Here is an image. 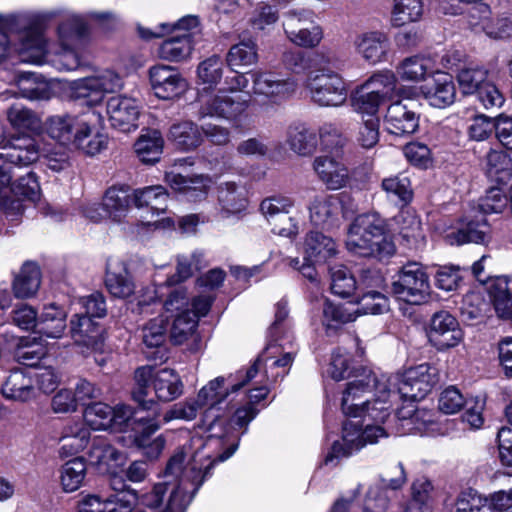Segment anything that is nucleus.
Returning <instances> with one entry per match:
<instances>
[{
    "label": "nucleus",
    "instance_id": "nucleus-1",
    "mask_svg": "<svg viewBox=\"0 0 512 512\" xmlns=\"http://www.w3.org/2000/svg\"><path fill=\"white\" fill-rule=\"evenodd\" d=\"M223 435L209 434L206 438L193 436L189 442L177 448L169 458L165 471V481L154 485L153 489L140 498V502L150 508L167 504L172 487L177 490L178 497L187 495L182 482L187 476L202 474L201 485L210 477L211 469L216 462H223L236 451L237 445H232L223 453L213 455L212 452L222 445Z\"/></svg>",
    "mask_w": 512,
    "mask_h": 512
},
{
    "label": "nucleus",
    "instance_id": "nucleus-2",
    "mask_svg": "<svg viewBox=\"0 0 512 512\" xmlns=\"http://www.w3.org/2000/svg\"><path fill=\"white\" fill-rule=\"evenodd\" d=\"M0 152V208L8 216L22 214L23 200L35 202L40 197V186L31 172L9 186L13 165L27 166L38 159L39 149L35 140L29 136L14 139Z\"/></svg>",
    "mask_w": 512,
    "mask_h": 512
},
{
    "label": "nucleus",
    "instance_id": "nucleus-3",
    "mask_svg": "<svg viewBox=\"0 0 512 512\" xmlns=\"http://www.w3.org/2000/svg\"><path fill=\"white\" fill-rule=\"evenodd\" d=\"M387 382L390 379L385 376L378 379L373 372L363 369L343 392V413L353 417L366 414L368 419L385 422L391 415L390 388H387Z\"/></svg>",
    "mask_w": 512,
    "mask_h": 512
},
{
    "label": "nucleus",
    "instance_id": "nucleus-4",
    "mask_svg": "<svg viewBox=\"0 0 512 512\" xmlns=\"http://www.w3.org/2000/svg\"><path fill=\"white\" fill-rule=\"evenodd\" d=\"M346 247L362 257L383 259L395 253L386 221L377 213L362 214L354 219L347 232Z\"/></svg>",
    "mask_w": 512,
    "mask_h": 512
},
{
    "label": "nucleus",
    "instance_id": "nucleus-5",
    "mask_svg": "<svg viewBox=\"0 0 512 512\" xmlns=\"http://www.w3.org/2000/svg\"><path fill=\"white\" fill-rule=\"evenodd\" d=\"M134 380L132 399L141 409L152 413L158 419L161 416V407L155 400L147 399L149 388L154 390L156 397L161 401H172L183 393L181 378L173 369L142 366L136 369Z\"/></svg>",
    "mask_w": 512,
    "mask_h": 512
},
{
    "label": "nucleus",
    "instance_id": "nucleus-6",
    "mask_svg": "<svg viewBox=\"0 0 512 512\" xmlns=\"http://www.w3.org/2000/svg\"><path fill=\"white\" fill-rule=\"evenodd\" d=\"M160 428V419L152 413L141 409L138 403L137 408H133L125 403H118L112 407V431H134L136 445L143 448L147 447V455L149 457L157 458L165 447L166 440L161 435L148 445L150 437Z\"/></svg>",
    "mask_w": 512,
    "mask_h": 512
},
{
    "label": "nucleus",
    "instance_id": "nucleus-7",
    "mask_svg": "<svg viewBox=\"0 0 512 512\" xmlns=\"http://www.w3.org/2000/svg\"><path fill=\"white\" fill-rule=\"evenodd\" d=\"M211 303L212 299L208 296L190 299L184 288L170 293L164 309L173 318L170 338L174 344L181 345L194 335L199 318L209 312Z\"/></svg>",
    "mask_w": 512,
    "mask_h": 512
},
{
    "label": "nucleus",
    "instance_id": "nucleus-8",
    "mask_svg": "<svg viewBox=\"0 0 512 512\" xmlns=\"http://www.w3.org/2000/svg\"><path fill=\"white\" fill-rule=\"evenodd\" d=\"M248 84L249 80L244 74L236 73L225 78V86L217 93H202L200 118L216 117L229 122L239 121L249 107V100L236 93L243 91Z\"/></svg>",
    "mask_w": 512,
    "mask_h": 512
},
{
    "label": "nucleus",
    "instance_id": "nucleus-9",
    "mask_svg": "<svg viewBox=\"0 0 512 512\" xmlns=\"http://www.w3.org/2000/svg\"><path fill=\"white\" fill-rule=\"evenodd\" d=\"M289 310L287 302L284 300L276 304L275 320L270 327V341L262 354L256 359L254 364L248 369L247 379H253L257 373L260 364L265 361L268 369L290 367L295 356L292 336L285 330L283 322L288 317Z\"/></svg>",
    "mask_w": 512,
    "mask_h": 512
},
{
    "label": "nucleus",
    "instance_id": "nucleus-10",
    "mask_svg": "<svg viewBox=\"0 0 512 512\" xmlns=\"http://www.w3.org/2000/svg\"><path fill=\"white\" fill-rule=\"evenodd\" d=\"M388 379H390V382H387L390 398L399 396L406 400L417 401L423 399L438 383L439 374L435 367L425 363Z\"/></svg>",
    "mask_w": 512,
    "mask_h": 512
},
{
    "label": "nucleus",
    "instance_id": "nucleus-11",
    "mask_svg": "<svg viewBox=\"0 0 512 512\" xmlns=\"http://www.w3.org/2000/svg\"><path fill=\"white\" fill-rule=\"evenodd\" d=\"M304 87L313 103L320 107H340L348 96L343 77L331 70H318L307 76Z\"/></svg>",
    "mask_w": 512,
    "mask_h": 512
},
{
    "label": "nucleus",
    "instance_id": "nucleus-12",
    "mask_svg": "<svg viewBox=\"0 0 512 512\" xmlns=\"http://www.w3.org/2000/svg\"><path fill=\"white\" fill-rule=\"evenodd\" d=\"M393 294L408 304L419 305L430 295L429 276L425 267L418 262L403 265L393 278Z\"/></svg>",
    "mask_w": 512,
    "mask_h": 512
},
{
    "label": "nucleus",
    "instance_id": "nucleus-13",
    "mask_svg": "<svg viewBox=\"0 0 512 512\" xmlns=\"http://www.w3.org/2000/svg\"><path fill=\"white\" fill-rule=\"evenodd\" d=\"M309 218L314 226L331 228L337 226L341 218L353 214L351 197L346 193L319 194L308 205Z\"/></svg>",
    "mask_w": 512,
    "mask_h": 512
},
{
    "label": "nucleus",
    "instance_id": "nucleus-14",
    "mask_svg": "<svg viewBox=\"0 0 512 512\" xmlns=\"http://www.w3.org/2000/svg\"><path fill=\"white\" fill-rule=\"evenodd\" d=\"M87 30L84 21L73 16L59 26V38L61 41V51L57 53L51 62L59 70L73 71L80 66V59L76 51L70 44L80 40Z\"/></svg>",
    "mask_w": 512,
    "mask_h": 512
},
{
    "label": "nucleus",
    "instance_id": "nucleus-15",
    "mask_svg": "<svg viewBox=\"0 0 512 512\" xmlns=\"http://www.w3.org/2000/svg\"><path fill=\"white\" fill-rule=\"evenodd\" d=\"M252 91L272 102L289 98L297 89V81L293 78H281L272 71L257 70L251 72Z\"/></svg>",
    "mask_w": 512,
    "mask_h": 512
},
{
    "label": "nucleus",
    "instance_id": "nucleus-16",
    "mask_svg": "<svg viewBox=\"0 0 512 512\" xmlns=\"http://www.w3.org/2000/svg\"><path fill=\"white\" fill-rule=\"evenodd\" d=\"M148 73L154 94L160 99H174L187 89L185 78L175 67L158 64L150 67Z\"/></svg>",
    "mask_w": 512,
    "mask_h": 512
},
{
    "label": "nucleus",
    "instance_id": "nucleus-17",
    "mask_svg": "<svg viewBox=\"0 0 512 512\" xmlns=\"http://www.w3.org/2000/svg\"><path fill=\"white\" fill-rule=\"evenodd\" d=\"M428 338L438 350H445L457 346L463 340V332L457 319L442 310L431 317Z\"/></svg>",
    "mask_w": 512,
    "mask_h": 512
},
{
    "label": "nucleus",
    "instance_id": "nucleus-18",
    "mask_svg": "<svg viewBox=\"0 0 512 512\" xmlns=\"http://www.w3.org/2000/svg\"><path fill=\"white\" fill-rule=\"evenodd\" d=\"M490 235V226L486 217L472 209L461 220L460 227L446 235L451 245H462L466 243L484 244Z\"/></svg>",
    "mask_w": 512,
    "mask_h": 512
},
{
    "label": "nucleus",
    "instance_id": "nucleus-19",
    "mask_svg": "<svg viewBox=\"0 0 512 512\" xmlns=\"http://www.w3.org/2000/svg\"><path fill=\"white\" fill-rule=\"evenodd\" d=\"M106 114L113 128L122 132H130L138 126L140 105L133 97L112 96L106 102Z\"/></svg>",
    "mask_w": 512,
    "mask_h": 512
},
{
    "label": "nucleus",
    "instance_id": "nucleus-20",
    "mask_svg": "<svg viewBox=\"0 0 512 512\" xmlns=\"http://www.w3.org/2000/svg\"><path fill=\"white\" fill-rule=\"evenodd\" d=\"M122 77L113 70H102L91 76L82 78L75 83V93L79 98H88L96 93V98L87 101L88 104L101 100L99 92L114 93L123 88Z\"/></svg>",
    "mask_w": 512,
    "mask_h": 512
},
{
    "label": "nucleus",
    "instance_id": "nucleus-21",
    "mask_svg": "<svg viewBox=\"0 0 512 512\" xmlns=\"http://www.w3.org/2000/svg\"><path fill=\"white\" fill-rule=\"evenodd\" d=\"M354 47L357 54L365 62L376 65L387 61L391 42L385 32L373 30L357 35L354 40Z\"/></svg>",
    "mask_w": 512,
    "mask_h": 512
},
{
    "label": "nucleus",
    "instance_id": "nucleus-22",
    "mask_svg": "<svg viewBox=\"0 0 512 512\" xmlns=\"http://www.w3.org/2000/svg\"><path fill=\"white\" fill-rule=\"evenodd\" d=\"M225 377L219 376L211 380L206 386L202 387L197 397L194 399L199 403V408L209 405V408L204 413V422H208L207 430L212 431L217 425H222L223 420L216 412L220 409L219 405L228 396V391L222 393L219 390L225 384Z\"/></svg>",
    "mask_w": 512,
    "mask_h": 512
},
{
    "label": "nucleus",
    "instance_id": "nucleus-23",
    "mask_svg": "<svg viewBox=\"0 0 512 512\" xmlns=\"http://www.w3.org/2000/svg\"><path fill=\"white\" fill-rule=\"evenodd\" d=\"M313 169L319 180L330 190L344 188L350 181L349 170L338 155H321L314 159Z\"/></svg>",
    "mask_w": 512,
    "mask_h": 512
},
{
    "label": "nucleus",
    "instance_id": "nucleus-24",
    "mask_svg": "<svg viewBox=\"0 0 512 512\" xmlns=\"http://www.w3.org/2000/svg\"><path fill=\"white\" fill-rule=\"evenodd\" d=\"M70 335L75 344L87 350L98 351L102 349V330L98 323L90 317L76 313L70 320Z\"/></svg>",
    "mask_w": 512,
    "mask_h": 512
},
{
    "label": "nucleus",
    "instance_id": "nucleus-25",
    "mask_svg": "<svg viewBox=\"0 0 512 512\" xmlns=\"http://www.w3.org/2000/svg\"><path fill=\"white\" fill-rule=\"evenodd\" d=\"M385 125L390 134L397 136L410 135L416 132L419 127V116L406 103L397 101L387 108Z\"/></svg>",
    "mask_w": 512,
    "mask_h": 512
},
{
    "label": "nucleus",
    "instance_id": "nucleus-26",
    "mask_svg": "<svg viewBox=\"0 0 512 512\" xmlns=\"http://www.w3.org/2000/svg\"><path fill=\"white\" fill-rule=\"evenodd\" d=\"M421 94L428 103L436 108H445L451 105L456 96V89L449 74L436 72L432 81L421 86Z\"/></svg>",
    "mask_w": 512,
    "mask_h": 512
},
{
    "label": "nucleus",
    "instance_id": "nucleus-27",
    "mask_svg": "<svg viewBox=\"0 0 512 512\" xmlns=\"http://www.w3.org/2000/svg\"><path fill=\"white\" fill-rule=\"evenodd\" d=\"M165 182L174 191L183 194L190 201L204 199L211 185L209 177L203 175L187 177L175 170H170L165 173Z\"/></svg>",
    "mask_w": 512,
    "mask_h": 512
},
{
    "label": "nucleus",
    "instance_id": "nucleus-28",
    "mask_svg": "<svg viewBox=\"0 0 512 512\" xmlns=\"http://www.w3.org/2000/svg\"><path fill=\"white\" fill-rule=\"evenodd\" d=\"M105 285L111 295L128 298L135 292V283L126 263L118 258L109 259L106 267Z\"/></svg>",
    "mask_w": 512,
    "mask_h": 512
},
{
    "label": "nucleus",
    "instance_id": "nucleus-29",
    "mask_svg": "<svg viewBox=\"0 0 512 512\" xmlns=\"http://www.w3.org/2000/svg\"><path fill=\"white\" fill-rule=\"evenodd\" d=\"M363 428L353 421H346L343 425L341 441H335L331 451L325 457V464L333 463L335 459L347 457L365 446Z\"/></svg>",
    "mask_w": 512,
    "mask_h": 512
},
{
    "label": "nucleus",
    "instance_id": "nucleus-30",
    "mask_svg": "<svg viewBox=\"0 0 512 512\" xmlns=\"http://www.w3.org/2000/svg\"><path fill=\"white\" fill-rule=\"evenodd\" d=\"M89 460L99 473H114L123 465L124 455L105 439H95L89 451Z\"/></svg>",
    "mask_w": 512,
    "mask_h": 512
},
{
    "label": "nucleus",
    "instance_id": "nucleus-31",
    "mask_svg": "<svg viewBox=\"0 0 512 512\" xmlns=\"http://www.w3.org/2000/svg\"><path fill=\"white\" fill-rule=\"evenodd\" d=\"M1 391L6 399L19 402L29 401L36 395L33 377L21 369L14 370L7 376Z\"/></svg>",
    "mask_w": 512,
    "mask_h": 512
},
{
    "label": "nucleus",
    "instance_id": "nucleus-32",
    "mask_svg": "<svg viewBox=\"0 0 512 512\" xmlns=\"http://www.w3.org/2000/svg\"><path fill=\"white\" fill-rule=\"evenodd\" d=\"M179 31V34H190L191 40L200 32V20L196 15H186L174 23H161L154 29L139 26L138 33L141 38L151 40Z\"/></svg>",
    "mask_w": 512,
    "mask_h": 512
},
{
    "label": "nucleus",
    "instance_id": "nucleus-33",
    "mask_svg": "<svg viewBox=\"0 0 512 512\" xmlns=\"http://www.w3.org/2000/svg\"><path fill=\"white\" fill-rule=\"evenodd\" d=\"M289 368L290 367L274 368L273 370L268 369V377H267L266 376L267 364L265 361H263L259 366L257 375L253 379H251V380L247 379V372H248V370H247L245 372V376H244L243 380L232 386L231 392H236L239 389H241L242 387H244L246 384L255 380V383L261 384V386L251 389L249 391V396H248L249 401H250L249 405L258 403L261 400H263L268 394V388L263 383L268 382V381H276L278 377L283 378L288 373Z\"/></svg>",
    "mask_w": 512,
    "mask_h": 512
},
{
    "label": "nucleus",
    "instance_id": "nucleus-34",
    "mask_svg": "<svg viewBox=\"0 0 512 512\" xmlns=\"http://www.w3.org/2000/svg\"><path fill=\"white\" fill-rule=\"evenodd\" d=\"M195 46L190 34H177L164 40L157 49L158 57L168 62H183L190 59Z\"/></svg>",
    "mask_w": 512,
    "mask_h": 512
},
{
    "label": "nucleus",
    "instance_id": "nucleus-35",
    "mask_svg": "<svg viewBox=\"0 0 512 512\" xmlns=\"http://www.w3.org/2000/svg\"><path fill=\"white\" fill-rule=\"evenodd\" d=\"M103 211L113 222L120 223L130 210V195L126 187H110L106 190L103 200Z\"/></svg>",
    "mask_w": 512,
    "mask_h": 512
},
{
    "label": "nucleus",
    "instance_id": "nucleus-36",
    "mask_svg": "<svg viewBox=\"0 0 512 512\" xmlns=\"http://www.w3.org/2000/svg\"><path fill=\"white\" fill-rule=\"evenodd\" d=\"M337 254L335 241L320 233L310 232L304 242V260L325 262Z\"/></svg>",
    "mask_w": 512,
    "mask_h": 512
},
{
    "label": "nucleus",
    "instance_id": "nucleus-37",
    "mask_svg": "<svg viewBox=\"0 0 512 512\" xmlns=\"http://www.w3.org/2000/svg\"><path fill=\"white\" fill-rule=\"evenodd\" d=\"M218 202L225 213H240L248 206L247 191L236 182H224L218 187Z\"/></svg>",
    "mask_w": 512,
    "mask_h": 512
},
{
    "label": "nucleus",
    "instance_id": "nucleus-38",
    "mask_svg": "<svg viewBox=\"0 0 512 512\" xmlns=\"http://www.w3.org/2000/svg\"><path fill=\"white\" fill-rule=\"evenodd\" d=\"M287 144L296 154L309 156L316 151L318 136L305 124H293L287 129Z\"/></svg>",
    "mask_w": 512,
    "mask_h": 512
},
{
    "label": "nucleus",
    "instance_id": "nucleus-39",
    "mask_svg": "<svg viewBox=\"0 0 512 512\" xmlns=\"http://www.w3.org/2000/svg\"><path fill=\"white\" fill-rule=\"evenodd\" d=\"M66 312L54 305L44 307L38 319L37 332L47 338L58 339L66 329Z\"/></svg>",
    "mask_w": 512,
    "mask_h": 512
},
{
    "label": "nucleus",
    "instance_id": "nucleus-40",
    "mask_svg": "<svg viewBox=\"0 0 512 512\" xmlns=\"http://www.w3.org/2000/svg\"><path fill=\"white\" fill-rule=\"evenodd\" d=\"M11 127L23 134L37 133L42 128V121L37 113L21 105L13 104L6 111Z\"/></svg>",
    "mask_w": 512,
    "mask_h": 512
},
{
    "label": "nucleus",
    "instance_id": "nucleus-41",
    "mask_svg": "<svg viewBox=\"0 0 512 512\" xmlns=\"http://www.w3.org/2000/svg\"><path fill=\"white\" fill-rule=\"evenodd\" d=\"M41 283L39 267L32 262L23 264L13 281V291L17 298H29L36 294Z\"/></svg>",
    "mask_w": 512,
    "mask_h": 512
},
{
    "label": "nucleus",
    "instance_id": "nucleus-42",
    "mask_svg": "<svg viewBox=\"0 0 512 512\" xmlns=\"http://www.w3.org/2000/svg\"><path fill=\"white\" fill-rule=\"evenodd\" d=\"M489 297L499 318L512 317V293L506 277L496 278L489 286Z\"/></svg>",
    "mask_w": 512,
    "mask_h": 512
},
{
    "label": "nucleus",
    "instance_id": "nucleus-43",
    "mask_svg": "<svg viewBox=\"0 0 512 512\" xmlns=\"http://www.w3.org/2000/svg\"><path fill=\"white\" fill-rule=\"evenodd\" d=\"M168 198L167 190L161 185L137 189L133 193V201L136 207H150L156 214L166 211Z\"/></svg>",
    "mask_w": 512,
    "mask_h": 512
},
{
    "label": "nucleus",
    "instance_id": "nucleus-44",
    "mask_svg": "<svg viewBox=\"0 0 512 512\" xmlns=\"http://www.w3.org/2000/svg\"><path fill=\"white\" fill-rule=\"evenodd\" d=\"M397 73L404 81H424L426 76L433 73L432 61L419 55L407 57L397 66Z\"/></svg>",
    "mask_w": 512,
    "mask_h": 512
},
{
    "label": "nucleus",
    "instance_id": "nucleus-45",
    "mask_svg": "<svg viewBox=\"0 0 512 512\" xmlns=\"http://www.w3.org/2000/svg\"><path fill=\"white\" fill-rule=\"evenodd\" d=\"M19 56L20 60L25 63L44 64L47 61L48 51L43 35L36 32L29 33L21 43Z\"/></svg>",
    "mask_w": 512,
    "mask_h": 512
},
{
    "label": "nucleus",
    "instance_id": "nucleus-46",
    "mask_svg": "<svg viewBox=\"0 0 512 512\" xmlns=\"http://www.w3.org/2000/svg\"><path fill=\"white\" fill-rule=\"evenodd\" d=\"M257 61V44L252 39L243 40L231 46L226 55L227 65L235 72L237 68L254 65Z\"/></svg>",
    "mask_w": 512,
    "mask_h": 512
},
{
    "label": "nucleus",
    "instance_id": "nucleus-47",
    "mask_svg": "<svg viewBox=\"0 0 512 512\" xmlns=\"http://www.w3.org/2000/svg\"><path fill=\"white\" fill-rule=\"evenodd\" d=\"M357 310L353 303L333 304L325 301L323 306V325L328 329H337L341 325L355 321Z\"/></svg>",
    "mask_w": 512,
    "mask_h": 512
},
{
    "label": "nucleus",
    "instance_id": "nucleus-48",
    "mask_svg": "<svg viewBox=\"0 0 512 512\" xmlns=\"http://www.w3.org/2000/svg\"><path fill=\"white\" fill-rule=\"evenodd\" d=\"M86 463L82 458H73L62 465L60 469V484L64 492L78 490L86 477Z\"/></svg>",
    "mask_w": 512,
    "mask_h": 512
},
{
    "label": "nucleus",
    "instance_id": "nucleus-49",
    "mask_svg": "<svg viewBox=\"0 0 512 512\" xmlns=\"http://www.w3.org/2000/svg\"><path fill=\"white\" fill-rule=\"evenodd\" d=\"M85 424L95 431H112V406L104 402L87 404L83 411Z\"/></svg>",
    "mask_w": 512,
    "mask_h": 512
},
{
    "label": "nucleus",
    "instance_id": "nucleus-50",
    "mask_svg": "<svg viewBox=\"0 0 512 512\" xmlns=\"http://www.w3.org/2000/svg\"><path fill=\"white\" fill-rule=\"evenodd\" d=\"M134 148L141 162L146 164L157 162L163 148V139L161 134L158 131L153 130L141 135L135 142Z\"/></svg>",
    "mask_w": 512,
    "mask_h": 512
},
{
    "label": "nucleus",
    "instance_id": "nucleus-51",
    "mask_svg": "<svg viewBox=\"0 0 512 512\" xmlns=\"http://www.w3.org/2000/svg\"><path fill=\"white\" fill-rule=\"evenodd\" d=\"M381 187L389 198L396 200L397 204L402 207L407 206L413 200L411 181L403 174L384 178Z\"/></svg>",
    "mask_w": 512,
    "mask_h": 512
},
{
    "label": "nucleus",
    "instance_id": "nucleus-52",
    "mask_svg": "<svg viewBox=\"0 0 512 512\" xmlns=\"http://www.w3.org/2000/svg\"><path fill=\"white\" fill-rule=\"evenodd\" d=\"M486 174L497 183H506L511 177L512 160L504 152L491 150L486 156Z\"/></svg>",
    "mask_w": 512,
    "mask_h": 512
},
{
    "label": "nucleus",
    "instance_id": "nucleus-53",
    "mask_svg": "<svg viewBox=\"0 0 512 512\" xmlns=\"http://www.w3.org/2000/svg\"><path fill=\"white\" fill-rule=\"evenodd\" d=\"M330 278L331 292L339 297H349L357 288V281L354 275L342 264L330 267Z\"/></svg>",
    "mask_w": 512,
    "mask_h": 512
},
{
    "label": "nucleus",
    "instance_id": "nucleus-54",
    "mask_svg": "<svg viewBox=\"0 0 512 512\" xmlns=\"http://www.w3.org/2000/svg\"><path fill=\"white\" fill-rule=\"evenodd\" d=\"M18 94L28 100H46L50 98V89L47 83L40 80L33 73L19 76L17 80Z\"/></svg>",
    "mask_w": 512,
    "mask_h": 512
},
{
    "label": "nucleus",
    "instance_id": "nucleus-55",
    "mask_svg": "<svg viewBox=\"0 0 512 512\" xmlns=\"http://www.w3.org/2000/svg\"><path fill=\"white\" fill-rule=\"evenodd\" d=\"M396 82V77L392 71L383 70L373 74L362 87L385 101L393 97Z\"/></svg>",
    "mask_w": 512,
    "mask_h": 512
},
{
    "label": "nucleus",
    "instance_id": "nucleus-56",
    "mask_svg": "<svg viewBox=\"0 0 512 512\" xmlns=\"http://www.w3.org/2000/svg\"><path fill=\"white\" fill-rule=\"evenodd\" d=\"M101 115L95 110L91 109L80 114H70L69 120V134H71L68 145L75 146L76 141L88 132L94 129V122H100Z\"/></svg>",
    "mask_w": 512,
    "mask_h": 512
},
{
    "label": "nucleus",
    "instance_id": "nucleus-57",
    "mask_svg": "<svg viewBox=\"0 0 512 512\" xmlns=\"http://www.w3.org/2000/svg\"><path fill=\"white\" fill-rule=\"evenodd\" d=\"M421 0H394L392 10V23L394 26H403L418 21L422 16Z\"/></svg>",
    "mask_w": 512,
    "mask_h": 512
},
{
    "label": "nucleus",
    "instance_id": "nucleus-58",
    "mask_svg": "<svg viewBox=\"0 0 512 512\" xmlns=\"http://www.w3.org/2000/svg\"><path fill=\"white\" fill-rule=\"evenodd\" d=\"M475 32H484L487 36L500 39L512 34V15L502 17H484L479 23L472 24Z\"/></svg>",
    "mask_w": 512,
    "mask_h": 512
},
{
    "label": "nucleus",
    "instance_id": "nucleus-59",
    "mask_svg": "<svg viewBox=\"0 0 512 512\" xmlns=\"http://www.w3.org/2000/svg\"><path fill=\"white\" fill-rule=\"evenodd\" d=\"M354 305L357 310V317L359 315L382 314L389 309L388 298L377 290H368Z\"/></svg>",
    "mask_w": 512,
    "mask_h": 512
},
{
    "label": "nucleus",
    "instance_id": "nucleus-60",
    "mask_svg": "<svg viewBox=\"0 0 512 512\" xmlns=\"http://www.w3.org/2000/svg\"><path fill=\"white\" fill-rule=\"evenodd\" d=\"M170 137L184 150L196 148L201 142L197 127L188 121L173 125L170 129Z\"/></svg>",
    "mask_w": 512,
    "mask_h": 512
},
{
    "label": "nucleus",
    "instance_id": "nucleus-61",
    "mask_svg": "<svg viewBox=\"0 0 512 512\" xmlns=\"http://www.w3.org/2000/svg\"><path fill=\"white\" fill-rule=\"evenodd\" d=\"M488 71L482 67L462 69L457 76L459 87L463 94L477 93L487 81Z\"/></svg>",
    "mask_w": 512,
    "mask_h": 512
},
{
    "label": "nucleus",
    "instance_id": "nucleus-62",
    "mask_svg": "<svg viewBox=\"0 0 512 512\" xmlns=\"http://www.w3.org/2000/svg\"><path fill=\"white\" fill-rule=\"evenodd\" d=\"M224 62L218 55H212L199 63L197 75L201 83L216 86L222 79Z\"/></svg>",
    "mask_w": 512,
    "mask_h": 512
},
{
    "label": "nucleus",
    "instance_id": "nucleus-63",
    "mask_svg": "<svg viewBox=\"0 0 512 512\" xmlns=\"http://www.w3.org/2000/svg\"><path fill=\"white\" fill-rule=\"evenodd\" d=\"M167 321L162 315L143 325L142 339L147 347H160L166 340Z\"/></svg>",
    "mask_w": 512,
    "mask_h": 512
},
{
    "label": "nucleus",
    "instance_id": "nucleus-64",
    "mask_svg": "<svg viewBox=\"0 0 512 512\" xmlns=\"http://www.w3.org/2000/svg\"><path fill=\"white\" fill-rule=\"evenodd\" d=\"M293 205V201L288 197L272 196L261 202L260 210L269 224H272L283 215H287Z\"/></svg>",
    "mask_w": 512,
    "mask_h": 512
}]
</instances>
